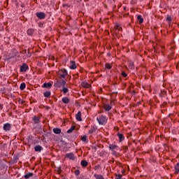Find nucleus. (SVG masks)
Segmentation results:
<instances>
[{"label":"nucleus","instance_id":"f03ea898","mask_svg":"<svg viewBox=\"0 0 179 179\" xmlns=\"http://www.w3.org/2000/svg\"><path fill=\"white\" fill-rule=\"evenodd\" d=\"M58 75L60 79H65L68 76V71L65 69H62L59 71Z\"/></svg>","mask_w":179,"mask_h":179},{"label":"nucleus","instance_id":"393cba45","mask_svg":"<svg viewBox=\"0 0 179 179\" xmlns=\"http://www.w3.org/2000/svg\"><path fill=\"white\" fill-rule=\"evenodd\" d=\"M80 164L83 167L87 166V162L85 160L81 161Z\"/></svg>","mask_w":179,"mask_h":179},{"label":"nucleus","instance_id":"20e7f679","mask_svg":"<svg viewBox=\"0 0 179 179\" xmlns=\"http://www.w3.org/2000/svg\"><path fill=\"white\" fill-rule=\"evenodd\" d=\"M109 149H110V150H113V155H115V153H117V152H115V150H119L120 148L118 147V145H117L115 144H110Z\"/></svg>","mask_w":179,"mask_h":179},{"label":"nucleus","instance_id":"c9c22d12","mask_svg":"<svg viewBox=\"0 0 179 179\" xmlns=\"http://www.w3.org/2000/svg\"><path fill=\"white\" fill-rule=\"evenodd\" d=\"M121 178H122V176L121 175H117L116 177V179H121Z\"/></svg>","mask_w":179,"mask_h":179},{"label":"nucleus","instance_id":"37998d69","mask_svg":"<svg viewBox=\"0 0 179 179\" xmlns=\"http://www.w3.org/2000/svg\"><path fill=\"white\" fill-rule=\"evenodd\" d=\"M0 107H1V104H0Z\"/></svg>","mask_w":179,"mask_h":179},{"label":"nucleus","instance_id":"cd10ccee","mask_svg":"<svg viewBox=\"0 0 179 179\" xmlns=\"http://www.w3.org/2000/svg\"><path fill=\"white\" fill-rule=\"evenodd\" d=\"M81 141H83V142H86L87 141V136H81Z\"/></svg>","mask_w":179,"mask_h":179},{"label":"nucleus","instance_id":"0eeeda50","mask_svg":"<svg viewBox=\"0 0 179 179\" xmlns=\"http://www.w3.org/2000/svg\"><path fill=\"white\" fill-rule=\"evenodd\" d=\"M69 68L70 69H76V68H78L76 63L74 61H71Z\"/></svg>","mask_w":179,"mask_h":179},{"label":"nucleus","instance_id":"9b49d317","mask_svg":"<svg viewBox=\"0 0 179 179\" xmlns=\"http://www.w3.org/2000/svg\"><path fill=\"white\" fill-rule=\"evenodd\" d=\"M82 87H84V89H89L90 88V84L87 83V82H83L81 83Z\"/></svg>","mask_w":179,"mask_h":179},{"label":"nucleus","instance_id":"6e6552de","mask_svg":"<svg viewBox=\"0 0 179 179\" xmlns=\"http://www.w3.org/2000/svg\"><path fill=\"white\" fill-rule=\"evenodd\" d=\"M36 17H38V19H44L45 17V13L43 12L36 13Z\"/></svg>","mask_w":179,"mask_h":179},{"label":"nucleus","instance_id":"c85d7f7f","mask_svg":"<svg viewBox=\"0 0 179 179\" xmlns=\"http://www.w3.org/2000/svg\"><path fill=\"white\" fill-rule=\"evenodd\" d=\"M179 173V167L176 166V165L175 166V174H178Z\"/></svg>","mask_w":179,"mask_h":179},{"label":"nucleus","instance_id":"c756f323","mask_svg":"<svg viewBox=\"0 0 179 179\" xmlns=\"http://www.w3.org/2000/svg\"><path fill=\"white\" fill-rule=\"evenodd\" d=\"M121 75L123 78H127V76H128V74H127V73H125V71H122Z\"/></svg>","mask_w":179,"mask_h":179},{"label":"nucleus","instance_id":"423d86ee","mask_svg":"<svg viewBox=\"0 0 179 179\" xmlns=\"http://www.w3.org/2000/svg\"><path fill=\"white\" fill-rule=\"evenodd\" d=\"M3 131H6V132H8V131H10V124L9 123H6L3 124Z\"/></svg>","mask_w":179,"mask_h":179},{"label":"nucleus","instance_id":"7c9ffc66","mask_svg":"<svg viewBox=\"0 0 179 179\" xmlns=\"http://www.w3.org/2000/svg\"><path fill=\"white\" fill-rule=\"evenodd\" d=\"M33 121H34V122H36V124H38V118H37V117L35 116L33 117Z\"/></svg>","mask_w":179,"mask_h":179},{"label":"nucleus","instance_id":"aec40b11","mask_svg":"<svg viewBox=\"0 0 179 179\" xmlns=\"http://www.w3.org/2000/svg\"><path fill=\"white\" fill-rule=\"evenodd\" d=\"M94 177L96 178V179H104V177L102 176V175H99L97 173H95L94 175Z\"/></svg>","mask_w":179,"mask_h":179},{"label":"nucleus","instance_id":"2eb2a0df","mask_svg":"<svg viewBox=\"0 0 179 179\" xmlns=\"http://www.w3.org/2000/svg\"><path fill=\"white\" fill-rule=\"evenodd\" d=\"M24 177L25 179H29V178H30V177H33V173L29 172L27 173H25Z\"/></svg>","mask_w":179,"mask_h":179},{"label":"nucleus","instance_id":"6ab92c4d","mask_svg":"<svg viewBox=\"0 0 179 179\" xmlns=\"http://www.w3.org/2000/svg\"><path fill=\"white\" fill-rule=\"evenodd\" d=\"M62 101L64 103V104H68V103H69V99L68 97H64L62 98Z\"/></svg>","mask_w":179,"mask_h":179},{"label":"nucleus","instance_id":"9d476101","mask_svg":"<svg viewBox=\"0 0 179 179\" xmlns=\"http://www.w3.org/2000/svg\"><path fill=\"white\" fill-rule=\"evenodd\" d=\"M76 120L77 121H82V113L80 111H78L76 115Z\"/></svg>","mask_w":179,"mask_h":179},{"label":"nucleus","instance_id":"a19ab883","mask_svg":"<svg viewBox=\"0 0 179 179\" xmlns=\"http://www.w3.org/2000/svg\"><path fill=\"white\" fill-rule=\"evenodd\" d=\"M29 57H31V54H29Z\"/></svg>","mask_w":179,"mask_h":179},{"label":"nucleus","instance_id":"2f4dec72","mask_svg":"<svg viewBox=\"0 0 179 179\" xmlns=\"http://www.w3.org/2000/svg\"><path fill=\"white\" fill-rule=\"evenodd\" d=\"M106 68L107 69H111V65H110L109 64H106Z\"/></svg>","mask_w":179,"mask_h":179},{"label":"nucleus","instance_id":"bb28decb","mask_svg":"<svg viewBox=\"0 0 179 179\" xmlns=\"http://www.w3.org/2000/svg\"><path fill=\"white\" fill-rule=\"evenodd\" d=\"M115 27H116V33H117V31H121V30H122V28L120 27V25L118 24H116Z\"/></svg>","mask_w":179,"mask_h":179},{"label":"nucleus","instance_id":"473e14b6","mask_svg":"<svg viewBox=\"0 0 179 179\" xmlns=\"http://www.w3.org/2000/svg\"><path fill=\"white\" fill-rule=\"evenodd\" d=\"M75 174H76V176H79V174H80V171H79V170H76L75 171Z\"/></svg>","mask_w":179,"mask_h":179},{"label":"nucleus","instance_id":"412c9836","mask_svg":"<svg viewBox=\"0 0 179 179\" xmlns=\"http://www.w3.org/2000/svg\"><path fill=\"white\" fill-rule=\"evenodd\" d=\"M54 134H61V129L59 128H54L53 129Z\"/></svg>","mask_w":179,"mask_h":179},{"label":"nucleus","instance_id":"1a4fd4ad","mask_svg":"<svg viewBox=\"0 0 179 179\" xmlns=\"http://www.w3.org/2000/svg\"><path fill=\"white\" fill-rule=\"evenodd\" d=\"M28 68H29V66H27L26 64H23L20 66V72H26V71H27Z\"/></svg>","mask_w":179,"mask_h":179},{"label":"nucleus","instance_id":"a878e982","mask_svg":"<svg viewBox=\"0 0 179 179\" xmlns=\"http://www.w3.org/2000/svg\"><path fill=\"white\" fill-rule=\"evenodd\" d=\"M62 92L64 94H66L69 92V90L64 86L62 87Z\"/></svg>","mask_w":179,"mask_h":179},{"label":"nucleus","instance_id":"a211bd4d","mask_svg":"<svg viewBox=\"0 0 179 179\" xmlns=\"http://www.w3.org/2000/svg\"><path fill=\"white\" fill-rule=\"evenodd\" d=\"M28 36H33V34L34 33V29H29L27 31Z\"/></svg>","mask_w":179,"mask_h":179},{"label":"nucleus","instance_id":"4468645a","mask_svg":"<svg viewBox=\"0 0 179 179\" xmlns=\"http://www.w3.org/2000/svg\"><path fill=\"white\" fill-rule=\"evenodd\" d=\"M137 20L140 24H141V23H143V18L142 17V15H137Z\"/></svg>","mask_w":179,"mask_h":179},{"label":"nucleus","instance_id":"ea45409f","mask_svg":"<svg viewBox=\"0 0 179 179\" xmlns=\"http://www.w3.org/2000/svg\"><path fill=\"white\" fill-rule=\"evenodd\" d=\"M139 131V129H136V132H138Z\"/></svg>","mask_w":179,"mask_h":179},{"label":"nucleus","instance_id":"72a5a7b5","mask_svg":"<svg viewBox=\"0 0 179 179\" xmlns=\"http://www.w3.org/2000/svg\"><path fill=\"white\" fill-rule=\"evenodd\" d=\"M167 22H171L172 19L171 16H168L166 18Z\"/></svg>","mask_w":179,"mask_h":179},{"label":"nucleus","instance_id":"dca6fc26","mask_svg":"<svg viewBox=\"0 0 179 179\" xmlns=\"http://www.w3.org/2000/svg\"><path fill=\"white\" fill-rule=\"evenodd\" d=\"M43 96L48 99L51 97V92L50 91H46L45 92H44Z\"/></svg>","mask_w":179,"mask_h":179},{"label":"nucleus","instance_id":"ddd939ff","mask_svg":"<svg viewBox=\"0 0 179 179\" xmlns=\"http://www.w3.org/2000/svg\"><path fill=\"white\" fill-rule=\"evenodd\" d=\"M42 150L43 147H41V145H36L34 147L35 152H41Z\"/></svg>","mask_w":179,"mask_h":179},{"label":"nucleus","instance_id":"5701e85b","mask_svg":"<svg viewBox=\"0 0 179 179\" xmlns=\"http://www.w3.org/2000/svg\"><path fill=\"white\" fill-rule=\"evenodd\" d=\"M51 86H52V84H51V83H45L43 85V87H51Z\"/></svg>","mask_w":179,"mask_h":179},{"label":"nucleus","instance_id":"f704fd0d","mask_svg":"<svg viewBox=\"0 0 179 179\" xmlns=\"http://www.w3.org/2000/svg\"><path fill=\"white\" fill-rule=\"evenodd\" d=\"M94 132V129H91L89 130V134H93Z\"/></svg>","mask_w":179,"mask_h":179},{"label":"nucleus","instance_id":"e433bc0d","mask_svg":"<svg viewBox=\"0 0 179 179\" xmlns=\"http://www.w3.org/2000/svg\"><path fill=\"white\" fill-rule=\"evenodd\" d=\"M129 68H131L132 69V68H134V64H129Z\"/></svg>","mask_w":179,"mask_h":179},{"label":"nucleus","instance_id":"79ce46f5","mask_svg":"<svg viewBox=\"0 0 179 179\" xmlns=\"http://www.w3.org/2000/svg\"><path fill=\"white\" fill-rule=\"evenodd\" d=\"M26 51H27V50H24V52H26Z\"/></svg>","mask_w":179,"mask_h":179},{"label":"nucleus","instance_id":"f257e3e1","mask_svg":"<svg viewBox=\"0 0 179 179\" xmlns=\"http://www.w3.org/2000/svg\"><path fill=\"white\" fill-rule=\"evenodd\" d=\"M96 120L98 121L99 125H106L107 124V117L104 115H101L96 118Z\"/></svg>","mask_w":179,"mask_h":179},{"label":"nucleus","instance_id":"39448f33","mask_svg":"<svg viewBox=\"0 0 179 179\" xmlns=\"http://www.w3.org/2000/svg\"><path fill=\"white\" fill-rule=\"evenodd\" d=\"M66 157L69 159V160H75V159H76V157H75V154L73 152L66 154Z\"/></svg>","mask_w":179,"mask_h":179},{"label":"nucleus","instance_id":"f3484780","mask_svg":"<svg viewBox=\"0 0 179 179\" xmlns=\"http://www.w3.org/2000/svg\"><path fill=\"white\" fill-rule=\"evenodd\" d=\"M103 108L106 111H110V110L111 109V106H110L109 104L104 105Z\"/></svg>","mask_w":179,"mask_h":179},{"label":"nucleus","instance_id":"4be33fe9","mask_svg":"<svg viewBox=\"0 0 179 179\" xmlns=\"http://www.w3.org/2000/svg\"><path fill=\"white\" fill-rule=\"evenodd\" d=\"M75 128H76V126H72V127L67 131V134H72V132H73V131L75 130Z\"/></svg>","mask_w":179,"mask_h":179},{"label":"nucleus","instance_id":"4c0bfd02","mask_svg":"<svg viewBox=\"0 0 179 179\" xmlns=\"http://www.w3.org/2000/svg\"><path fill=\"white\" fill-rule=\"evenodd\" d=\"M177 167H179V163H177L176 165Z\"/></svg>","mask_w":179,"mask_h":179},{"label":"nucleus","instance_id":"b1692460","mask_svg":"<svg viewBox=\"0 0 179 179\" xmlns=\"http://www.w3.org/2000/svg\"><path fill=\"white\" fill-rule=\"evenodd\" d=\"M20 90H24V89H26V83H21L20 86Z\"/></svg>","mask_w":179,"mask_h":179},{"label":"nucleus","instance_id":"58836bf2","mask_svg":"<svg viewBox=\"0 0 179 179\" xmlns=\"http://www.w3.org/2000/svg\"><path fill=\"white\" fill-rule=\"evenodd\" d=\"M139 104H141V102H137V106H139Z\"/></svg>","mask_w":179,"mask_h":179},{"label":"nucleus","instance_id":"f8f14e48","mask_svg":"<svg viewBox=\"0 0 179 179\" xmlns=\"http://www.w3.org/2000/svg\"><path fill=\"white\" fill-rule=\"evenodd\" d=\"M117 135L119 138V142H122V141L125 140V136H124V134L117 133Z\"/></svg>","mask_w":179,"mask_h":179},{"label":"nucleus","instance_id":"7ed1b4c3","mask_svg":"<svg viewBox=\"0 0 179 179\" xmlns=\"http://www.w3.org/2000/svg\"><path fill=\"white\" fill-rule=\"evenodd\" d=\"M66 85V81L64 80H58L55 83L54 86L55 87H64Z\"/></svg>","mask_w":179,"mask_h":179}]
</instances>
